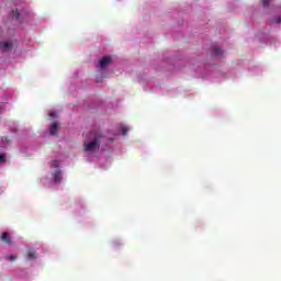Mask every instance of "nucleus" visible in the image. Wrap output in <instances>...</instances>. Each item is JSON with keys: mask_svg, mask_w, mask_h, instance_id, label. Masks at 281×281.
Wrapping results in <instances>:
<instances>
[{"mask_svg": "<svg viewBox=\"0 0 281 281\" xmlns=\"http://www.w3.org/2000/svg\"><path fill=\"white\" fill-rule=\"evenodd\" d=\"M85 153H93L100 150V135L94 136V138L88 143H83Z\"/></svg>", "mask_w": 281, "mask_h": 281, "instance_id": "obj_1", "label": "nucleus"}, {"mask_svg": "<svg viewBox=\"0 0 281 281\" xmlns=\"http://www.w3.org/2000/svg\"><path fill=\"white\" fill-rule=\"evenodd\" d=\"M111 63H113L111 56H103L101 59H99L97 67H100V69H106Z\"/></svg>", "mask_w": 281, "mask_h": 281, "instance_id": "obj_2", "label": "nucleus"}, {"mask_svg": "<svg viewBox=\"0 0 281 281\" xmlns=\"http://www.w3.org/2000/svg\"><path fill=\"white\" fill-rule=\"evenodd\" d=\"M0 240L1 243H4V245H12V237H10V234H8V232H3L0 234Z\"/></svg>", "mask_w": 281, "mask_h": 281, "instance_id": "obj_3", "label": "nucleus"}, {"mask_svg": "<svg viewBox=\"0 0 281 281\" xmlns=\"http://www.w3.org/2000/svg\"><path fill=\"white\" fill-rule=\"evenodd\" d=\"M13 44L10 41L7 42H0V49L2 52H10V49H12Z\"/></svg>", "mask_w": 281, "mask_h": 281, "instance_id": "obj_4", "label": "nucleus"}, {"mask_svg": "<svg viewBox=\"0 0 281 281\" xmlns=\"http://www.w3.org/2000/svg\"><path fill=\"white\" fill-rule=\"evenodd\" d=\"M49 133H50V135H58V122H54L49 126Z\"/></svg>", "mask_w": 281, "mask_h": 281, "instance_id": "obj_5", "label": "nucleus"}, {"mask_svg": "<svg viewBox=\"0 0 281 281\" xmlns=\"http://www.w3.org/2000/svg\"><path fill=\"white\" fill-rule=\"evenodd\" d=\"M61 175H63V172H60V171H55L54 172V182L55 183H60V181H63Z\"/></svg>", "mask_w": 281, "mask_h": 281, "instance_id": "obj_6", "label": "nucleus"}, {"mask_svg": "<svg viewBox=\"0 0 281 281\" xmlns=\"http://www.w3.org/2000/svg\"><path fill=\"white\" fill-rule=\"evenodd\" d=\"M12 19L20 20L21 19V12H19V9L11 11Z\"/></svg>", "mask_w": 281, "mask_h": 281, "instance_id": "obj_7", "label": "nucleus"}, {"mask_svg": "<svg viewBox=\"0 0 281 281\" xmlns=\"http://www.w3.org/2000/svg\"><path fill=\"white\" fill-rule=\"evenodd\" d=\"M213 54H214L215 56H223V50L221 49V47L214 46V47H213Z\"/></svg>", "mask_w": 281, "mask_h": 281, "instance_id": "obj_8", "label": "nucleus"}, {"mask_svg": "<svg viewBox=\"0 0 281 281\" xmlns=\"http://www.w3.org/2000/svg\"><path fill=\"white\" fill-rule=\"evenodd\" d=\"M27 258H29V260H34V258H36V251L29 250Z\"/></svg>", "mask_w": 281, "mask_h": 281, "instance_id": "obj_9", "label": "nucleus"}, {"mask_svg": "<svg viewBox=\"0 0 281 281\" xmlns=\"http://www.w3.org/2000/svg\"><path fill=\"white\" fill-rule=\"evenodd\" d=\"M120 133H121V135H127V133H128V127L122 125V126L120 127Z\"/></svg>", "mask_w": 281, "mask_h": 281, "instance_id": "obj_10", "label": "nucleus"}, {"mask_svg": "<svg viewBox=\"0 0 281 281\" xmlns=\"http://www.w3.org/2000/svg\"><path fill=\"white\" fill-rule=\"evenodd\" d=\"M271 23H276L277 25H280L281 23V16H274L271 21Z\"/></svg>", "mask_w": 281, "mask_h": 281, "instance_id": "obj_11", "label": "nucleus"}, {"mask_svg": "<svg viewBox=\"0 0 281 281\" xmlns=\"http://www.w3.org/2000/svg\"><path fill=\"white\" fill-rule=\"evenodd\" d=\"M270 3H271V0H262L263 8H269Z\"/></svg>", "mask_w": 281, "mask_h": 281, "instance_id": "obj_12", "label": "nucleus"}, {"mask_svg": "<svg viewBox=\"0 0 281 281\" xmlns=\"http://www.w3.org/2000/svg\"><path fill=\"white\" fill-rule=\"evenodd\" d=\"M58 166H60V162L58 160H54L52 162V168H58Z\"/></svg>", "mask_w": 281, "mask_h": 281, "instance_id": "obj_13", "label": "nucleus"}, {"mask_svg": "<svg viewBox=\"0 0 281 281\" xmlns=\"http://www.w3.org/2000/svg\"><path fill=\"white\" fill-rule=\"evenodd\" d=\"M9 260H10L11 262H14V260H16V256L11 255V256L9 257Z\"/></svg>", "mask_w": 281, "mask_h": 281, "instance_id": "obj_14", "label": "nucleus"}, {"mask_svg": "<svg viewBox=\"0 0 281 281\" xmlns=\"http://www.w3.org/2000/svg\"><path fill=\"white\" fill-rule=\"evenodd\" d=\"M3 161H5V156L0 155V164H3Z\"/></svg>", "mask_w": 281, "mask_h": 281, "instance_id": "obj_15", "label": "nucleus"}, {"mask_svg": "<svg viewBox=\"0 0 281 281\" xmlns=\"http://www.w3.org/2000/svg\"><path fill=\"white\" fill-rule=\"evenodd\" d=\"M49 116H50V117H56V112H50V113H49Z\"/></svg>", "mask_w": 281, "mask_h": 281, "instance_id": "obj_16", "label": "nucleus"}]
</instances>
